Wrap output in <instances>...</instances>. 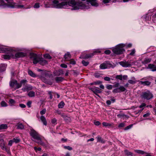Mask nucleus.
<instances>
[{
    "instance_id": "10",
    "label": "nucleus",
    "mask_w": 156,
    "mask_h": 156,
    "mask_svg": "<svg viewBox=\"0 0 156 156\" xmlns=\"http://www.w3.org/2000/svg\"><path fill=\"white\" fill-rule=\"evenodd\" d=\"M119 64L123 67H128L131 66V63L129 61H121L119 62Z\"/></svg>"
},
{
    "instance_id": "23",
    "label": "nucleus",
    "mask_w": 156,
    "mask_h": 156,
    "mask_svg": "<svg viewBox=\"0 0 156 156\" xmlns=\"http://www.w3.org/2000/svg\"><path fill=\"white\" fill-rule=\"evenodd\" d=\"M13 56L11 54L10 55H2V57L4 59H9L10 58Z\"/></svg>"
},
{
    "instance_id": "45",
    "label": "nucleus",
    "mask_w": 156,
    "mask_h": 156,
    "mask_svg": "<svg viewBox=\"0 0 156 156\" xmlns=\"http://www.w3.org/2000/svg\"><path fill=\"white\" fill-rule=\"evenodd\" d=\"M114 93H120V90L119 88H117L113 90L112 91Z\"/></svg>"
},
{
    "instance_id": "19",
    "label": "nucleus",
    "mask_w": 156,
    "mask_h": 156,
    "mask_svg": "<svg viewBox=\"0 0 156 156\" xmlns=\"http://www.w3.org/2000/svg\"><path fill=\"white\" fill-rule=\"evenodd\" d=\"M40 119L44 125L45 126L47 125V122L46 121V118L44 116H41L40 117Z\"/></svg>"
},
{
    "instance_id": "6",
    "label": "nucleus",
    "mask_w": 156,
    "mask_h": 156,
    "mask_svg": "<svg viewBox=\"0 0 156 156\" xmlns=\"http://www.w3.org/2000/svg\"><path fill=\"white\" fill-rule=\"evenodd\" d=\"M141 97L142 98L148 100L152 98L153 96L149 91H147L146 92H142Z\"/></svg>"
},
{
    "instance_id": "4",
    "label": "nucleus",
    "mask_w": 156,
    "mask_h": 156,
    "mask_svg": "<svg viewBox=\"0 0 156 156\" xmlns=\"http://www.w3.org/2000/svg\"><path fill=\"white\" fill-rule=\"evenodd\" d=\"M49 75L46 72H44L41 77V79L43 82L48 84L51 85L52 83L49 80Z\"/></svg>"
},
{
    "instance_id": "61",
    "label": "nucleus",
    "mask_w": 156,
    "mask_h": 156,
    "mask_svg": "<svg viewBox=\"0 0 156 156\" xmlns=\"http://www.w3.org/2000/svg\"><path fill=\"white\" fill-rule=\"evenodd\" d=\"M60 66L63 68H67V66L65 64H62L60 65Z\"/></svg>"
},
{
    "instance_id": "20",
    "label": "nucleus",
    "mask_w": 156,
    "mask_h": 156,
    "mask_svg": "<svg viewBox=\"0 0 156 156\" xmlns=\"http://www.w3.org/2000/svg\"><path fill=\"white\" fill-rule=\"evenodd\" d=\"M151 61V58H146L144 61H142V63L143 64L145 65L150 62Z\"/></svg>"
},
{
    "instance_id": "9",
    "label": "nucleus",
    "mask_w": 156,
    "mask_h": 156,
    "mask_svg": "<svg viewBox=\"0 0 156 156\" xmlns=\"http://www.w3.org/2000/svg\"><path fill=\"white\" fill-rule=\"evenodd\" d=\"M89 89L90 90H92L96 95L100 97L97 94L101 93V91L98 87H93L89 88Z\"/></svg>"
},
{
    "instance_id": "39",
    "label": "nucleus",
    "mask_w": 156,
    "mask_h": 156,
    "mask_svg": "<svg viewBox=\"0 0 156 156\" xmlns=\"http://www.w3.org/2000/svg\"><path fill=\"white\" fill-rule=\"evenodd\" d=\"M15 86H16V88L15 89H16L19 88H20L21 87V86H22L21 85L20 83H17V80H16V83Z\"/></svg>"
},
{
    "instance_id": "48",
    "label": "nucleus",
    "mask_w": 156,
    "mask_h": 156,
    "mask_svg": "<svg viewBox=\"0 0 156 156\" xmlns=\"http://www.w3.org/2000/svg\"><path fill=\"white\" fill-rule=\"evenodd\" d=\"M128 82L129 83L132 84H134L136 83V82L135 81L133 80H128Z\"/></svg>"
},
{
    "instance_id": "16",
    "label": "nucleus",
    "mask_w": 156,
    "mask_h": 156,
    "mask_svg": "<svg viewBox=\"0 0 156 156\" xmlns=\"http://www.w3.org/2000/svg\"><path fill=\"white\" fill-rule=\"evenodd\" d=\"M148 67L149 69H151L152 71H156V66L154 65L150 64L148 65Z\"/></svg>"
},
{
    "instance_id": "47",
    "label": "nucleus",
    "mask_w": 156,
    "mask_h": 156,
    "mask_svg": "<svg viewBox=\"0 0 156 156\" xmlns=\"http://www.w3.org/2000/svg\"><path fill=\"white\" fill-rule=\"evenodd\" d=\"M69 63L74 65L76 64V62L73 59H71L69 60Z\"/></svg>"
},
{
    "instance_id": "27",
    "label": "nucleus",
    "mask_w": 156,
    "mask_h": 156,
    "mask_svg": "<svg viewBox=\"0 0 156 156\" xmlns=\"http://www.w3.org/2000/svg\"><path fill=\"white\" fill-rule=\"evenodd\" d=\"M35 95V93L33 91H30L28 94V95L30 97H34Z\"/></svg>"
},
{
    "instance_id": "49",
    "label": "nucleus",
    "mask_w": 156,
    "mask_h": 156,
    "mask_svg": "<svg viewBox=\"0 0 156 156\" xmlns=\"http://www.w3.org/2000/svg\"><path fill=\"white\" fill-rule=\"evenodd\" d=\"M135 53V49H132L131 51V52L129 54V55H131V56H134Z\"/></svg>"
},
{
    "instance_id": "44",
    "label": "nucleus",
    "mask_w": 156,
    "mask_h": 156,
    "mask_svg": "<svg viewBox=\"0 0 156 156\" xmlns=\"http://www.w3.org/2000/svg\"><path fill=\"white\" fill-rule=\"evenodd\" d=\"M1 105L2 107H6L7 106V103L4 101L1 102Z\"/></svg>"
},
{
    "instance_id": "40",
    "label": "nucleus",
    "mask_w": 156,
    "mask_h": 156,
    "mask_svg": "<svg viewBox=\"0 0 156 156\" xmlns=\"http://www.w3.org/2000/svg\"><path fill=\"white\" fill-rule=\"evenodd\" d=\"M82 63L83 66H87L89 64V62L88 61H86L85 60H83L82 62Z\"/></svg>"
},
{
    "instance_id": "5",
    "label": "nucleus",
    "mask_w": 156,
    "mask_h": 156,
    "mask_svg": "<svg viewBox=\"0 0 156 156\" xmlns=\"http://www.w3.org/2000/svg\"><path fill=\"white\" fill-rule=\"evenodd\" d=\"M5 2L4 1H0V6H5L10 7H15L16 6L15 3L12 2V1H5Z\"/></svg>"
},
{
    "instance_id": "35",
    "label": "nucleus",
    "mask_w": 156,
    "mask_h": 156,
    "mask_svg": "<svg viewBox=\"0 0 156 156\" xmlns=\"http://www.w3.org/2000/svg\"><path fill=\"white\" fill-rule=\"evenodd\" d=\"M124 152L126 155L128 156L131 155V156H132V153L131 152L129 151L128 150H125Z\"/></svg>"
},
{
    "instance_id": "7",
    "label": "nucleus",
    "mask_w": 156,
    "mask_h": 156,
    "mask_svg": "<svg viewBox=\"0 0 156 156\" xmlns=\"http://www.w3.org/2000/svg\"><path fill=\"white\" fill-rule=\"evenodd\" d=\"M114 66L112 65L108 61H105L101 64L100 66V68L101 69H104L109 68H114Z\"/></svg>"
},
{
    "instance_id": "43",
    "label": "nucleus",
    "mask_w": 156,
    "mask_h": 156,
    "mask_svg": "<svg viewBox=\"0 0 156 156\" xmlns=\"http://www.w3.org/2000/svg\"><path fill=\"white\" fill-rule=\"evenodd\" d=\"M119 89L121 92H124L125 91L126 89L123 86H121L119 87Z\"/></svg>"
},
{
    "instance_id": "3",
    "label": "nucleus",
    "mask_w": 156,
    "mask_h": 156,
    "mask_svg": "<svg viewBox=\"0 0 156 156\" xmlns=\"http://www.w3.org/2000/svg\"><path fill=\"white\" fill-rule=\"evenodd\" d=\"M124 46L123 44H120L117 46L112 49L113 53L117 55H120L123 53L125 50L123 48Z\"/></svg>"
},
{
    "instance_id": "63",
    "label": "nucleus",
    "mask_w": 156,
    "mask_h": 156,
    "mask_svg": "<svg viewBox=\"0 0 156 156\" xmlns=\"http://www.w3.org/2000/svg\"><path fill=\"white\" fill-rule=\"evenodd\" d=\"M13 143V140H11L9 141L8 145L10 146H11Z\"/></svg>"
},
{
    "instance_id": "55",
    "label": "nucleus",
    "mask_w": 156,
    "mask_h": 156,
    "mask_svg": "<svg viewBox=\"0 0 156 156\" xmlns=\"http://www.w3.org/2000/svg\"><path fill=\"white\" fill-rule=\"evenodd\" d=\"M135 152L137 153L140 154H144V152L143 151L136 150L135 151Z\"/></svg>"
},
{
    "instance_id": "34",
    "label": "nucleus",
    "mask_w": 156,
    "mask_h": 156,
    "mask_svg": "<svg viewBox=\"0 0 156 156\" xmlns=\"http://www.w3.org/2000/svg\"><path fill=\"white\" fill-rule=\"evenodd\" d=\"M93 55V54L92 53L90 54H86L85 56L83 58L84 59H87L92 57Z\"/></svg>"
},
{
    "instance_id": "51",
    "label": "nucleus",
    "mask_w": 156,
    "mask_h": 156,
    "mask_svg": "<svg viewBox=\"0 0 156 156\" xmlns=\"http://www.w3.org/2000/svg\"><path fill=\"white\" fill-rule=\"evenodd\" d=\"M27 82V80H22L20 81V83L21 84V86H22V84L24 85Z\"/></svg>"
},
{
    "instance_id": "36",
    "label": "nucleus",
    "mask_w": 156,
    "mask_h": 156,
    "mask_svg": "<svg viewBox=\"0 0 156 156\" xmlns=\"http://www.w3.org/2000/svg\"><path fill=\"white\" fill-rule=\"evenodd\" d=\"M144 108H142V109L141 110H138L136 111H135L134 112H133V113L134 114L136 115H137L140 113L141 112L143 111Z\"/></svg>"
},
{
    "instance_id": "12",
    "label": "nucleus",
    "mask_w": 156,
    "mask_h": 156,
    "mask_svg": "<svg viewBox=\"0 0 156 156\" xmlns=\"http://www.w3.org/2000/svg\"><path fill=\"white\" fill-rule=\"evenodd\" d=\"M8 51H10L9 49L2 46H0V53H5Z\"/></svg>"
},
{
    "instance_id": "24",
    "label": "nucleus",
    "mask_w": 156,
    "mask_h": 156,
    "mask_svg": "<svg viewBox=\"0 0 156 156\" xmlns=\"http://www.w3.org/2000/svg\"><path fill=\"white\" fill-rule=\"evenodd\" d=\"M57 73L56 75L57 76L62 75L64 74V73L62 69H60L56 72Z\"/></svg>"
},
{
    "instance_id": "38",
    "label": "nucleus",
    "mask_w": 156,
    "mask_h": 156,
    "mask_svg": "<svg viewBox=\"0 0 156 156\" xmlns=\"http://www.w3.org/2000/svg\"><path fill=\"white\" fill-rule=\"evenodd\" d=\"M98 140V142H100L101 143H104V142L103 141V139L101 138V137L99 136H98L97 137Z\"/></svg>"
},
{
    "instance_id": "21",
    "label": "nucleus",
    "mask_w": 156,
    "mask_h": 156,
    "mask_svg": "<svg viewBox=\"0 0 156 156\" xmlns=\"http://www.w3.org/2000/svg\"><path fill=\"white\" fill-rule=\"evenodd\" d=\"M140 83L142 85L144 86H149L151 83V82L148 81H140Z\"/></svg>"
},
{
    "instance_id": "17",
    "label": "nucleus",
    "mask_w": 156,
    "mask_h": 156,
    "mask_svg": "<svg viewBox=\"0 0 156 156\" xmlns=\"http://www.w3.org/2000/svg\"><path fill=\"white\" fill-rule=\"evenodd\" d=\"M102 124L105 127H114V124L113 123H109L106 122H103Z\"/></svg>"
},
{
    "instance_id": "30",
    "label": "nucleus",
    "mask_w": 156,
    "mask_h": 156,
    "mask_svg": "<svg viewBox=\"0 0 156 156\" xmlns=\"http://www.w3.org/2000/svg\"><path fill=\"white\" fill-rule=\"evenodd\" d=\"M64 120L67 122L69 123L71 121V119L70 117L67 116H66L64 119Z\"/></svg>"
},
{
    "instance_id": "25",
    "label": "nucleus",
    "mask_w": 156,
    "mask_h": 156,
    "mask_svg": "<svg viewBox=\"0 0 156 156\" xmlns=\"http://www.w3.org/2000/svg\"><path fill=\"white\" fill-rule=\"evenodd\" d=\"M16 80H13L11 81L10 83V86L11 87L13 88L16 85Z\"/></svg>"
},
{
    "instance_id": "18",
    "label": "nucleus",
    "mask_w": 156,
    "mask_h": 156,
    "mask_svg": "<svg viewBox=\"0 0 156 156\" xmlns=\"http://www.w3.org/2000/svg\"><path fill=\"white\" fill-rule=\"evenodd\" d=\"M71 55L70 53L69 52H67L66 54L64 56V58L65 59L66 61H68L69 60V59L71 58Z\"/></svg>"
},
{
    "instance_id": "50",
    "label": "nucleus",
    "mask_w": 156,
    "mask_h": 156,
    "mask_svg": "<svg viewBox=\"0 0 156 156\" xmlns=\"http://www.w3.org/2000/svg\"><path fill=\"white\" fill-rule=\"evenodd\" d=\"M115 78L117 79H118L120 80H122V75H117L115 77Z\"/></svg>"
},
{
    "instance_id": "56",
    "label": "nucleus",
    "mask_w": 156,
    "mask_h": 156,
    "mask_svg": "<svg viewBox=\"0 0 156 156\" xmlns=\"http://www.w3.org/2000/svg\"><path fill=\"white\" fill-rule=\"evenodd\" d=\"M40 7V4L38 3H35L34 6V7L35 8H39Z\"/></svg>"
},
{
    "instance_id": "28",
    "label": "nucleus",
    "mask_w": 156,
    "mask_h": 156,
    "mask_svg": "<svg viewBox=\"0 0 156 156\" xmlns=\"http://www.w3.org/2000/svg\"><path fill=\"white\" fill-rule=\"evenodd\" d=\"M65 105V103L63 101H62L60 102L58 104V107L59 108H63L64 105Z\"/></svg>"
},
{
    "instance_id": "37",
    "label": "nucleus",
    "mask_w": 156,
    "mask_h": 156,
    "mask_svg": "<svg viewBox=\"0 0 156 156\" xmlns=\"http://www.w3.org/2000/svg\"><path fill=\"white\" fill-rule=\"evenodd\" d=\"M44 57L45 58L48 59H50L51 58V56H50L49 54H45V55H44Z\"/></svg>"
},
{
    "instance_id": "58",
    "label": "nucleus",
    "mask_w": 156,
    "mask_h": 156,
    "mask_svg": "<svg viewBox=\"0 0 156 156\" xmlns=\"http://www.w3.org/2000/svg\"><path fill=\"white\" fill-rule=\"evenodd\" d=\"M125 126V123L124 122H122L120 123L118 126L119 128L122 127H124Z\"/></svg>"
},
{
    "instance_id": "46",
    "label": "nucleus",
    "mask_w": 156,
    "mask_h": 156,
    "mask_svg": "<svg viewBox=\"0 0 156 156\" xmlns=\"http://www.w3.org/2000/svg\"><path fill=\"white\" fill-rule=\"evenodd\" d=\"M12 140L13 142H15L16 143H19L20 141V139L18 138H14Z\"/></svg>"
},
{
    "instance_id": "54",
    "label": "nucleus",
    "mask_w": 156,
    "mask_h": 156,
    "mask_svg": "<svg viewBox=\"0 0 156 156\" xmlns=\"http://www.w3.org/2000/svg\"><path fill=\"white\" fill-rule=\"evenodd\" d=\"M5 70V68L4 66H0V72H2Z\"/></svg>"
},
{
    "instance_id": "2",
    "label": "nucleus",
    "mask_w": 156,
    "mask_h": 156,
    "mask_svg": "<svg viewBox=\"0 0 156 156\" xmlns=\"http://www.w3.org/2000/svg\"><path fill=\"white\" fill-rule=\"evenodd\" d=\"M30 55V58L33 60V63L34 64L39 62L40 64L43 65L47 63V62L46 60H44L42 58L40 57L36 54L32 53H31Z\"/></svg>"
},
{
    "instance_id": "26",
    "label": "nucleus",
    "mask_w": 156,
    "mask_h": 156,
    "mask_svg": "<svg viewBox=\"0 0 156 156\" xmlns=\"http://www.w3.org/2000/svg\"><path fill=\"white\" fill-rule=\"evenodd\" d=\"M28 73L30 76L33 77H34L37 76L36 75L30 70H28Z\"/></svg>"
},
{
    "instance_id": "52",
    "label": "nucleus",
    "mask_w": 156,
    "mask_h": 156,
    "mask_svg": "<svg viewBox=\"0 0 156 156\" xmlns=\"http://www.w3.org/2000/svg\"><path fill=\"white\" fill-rule=\"evenodd\" d=\"M64 148L65 149H66L70 151L72 150L73 149L72 147H70L69 146H65L64 147Z\"/></svg>"
},
{
    "instance_id": "13",
    "label": "nucleus",
    "mask_w": 156,
    "mask_h": 156,
    "mask_svg": "<svg viewBox=\"0 0 156 156\" xmlns=\"http://www.w3.org/2000/svg\"><path fill=\"white\" fill-rule=\"evenodd\" d=\"M26 55V54L23 52H19L17 53L15 55L16 58L23 57Z\"/></svg>"
},
{
    "instance_id": "59",
    "label": "nucleus",
    "mask_w": 156,
    "mask_h": 156,
    "mask_svg": "<svg viewBox=\"0 0 156 156\" xmlns=\"http://www.w3.org/2000/svg\"><path fill=\"white\" fill-rule=\"evenodd\" d=\"M46 112V109H44L43 110L41 111V112H40V114L41 115H44L45 113Z\"/></svg>"
},
{
    "instance_id": "57",
    "label": "nucleus",
    "mask_w": 156,
    "mask_h": 156,
    "mask_svg": "<svg viewBox=\"0 0 156 156\" xmlns=\"http://www.w3.org/2000/svg\"><path fill=\"white\" fill-rule=\"evenodd\" d=\"M106 87L108 90H111L112 88V86L111 85H107Z\"/></svg>"
},
{
    "instance_id": "42",
    "label": "nucleus",
    "mask_w": 156,
    "mask_h": 156,
    "mask_svg": "<svg viewBox=\"0 0 156 156\" xmlns=\"http://www.w3.org/2000/svg\"><path fill=\"white\" fill-rule=\"evenodd\" d=\"M57 120L55 118H53L51 120V122L53 124L55 125L57 124Z\"/></svg>"
},
{
    "instance_id": "62",
    "label": "nucleus",
    "mask_w": 156,
    "mask_h": 156,
    "mask_svg": "<svg viewBox=\"0 0 156 156\" xmlns=\"http://www.w3.org/2000/svg\"><path fill=\"white\" fill-rule=\"evenodd\" d=\"M32 102L31 101H28L27 103V105L29 108H30L31 106Z\"/></svg>"
},
{
    "instance_id": "29",
    "label": "nucleus",
    "mask_w": 156,
    "mask_h": 156,
    "mask_svg": "<svg viewBox=\"0 0 156 156\" xmlns=\"http://www.w3.org/2000/svg\"><path fill=\"white\" fill-rule=\"evenodd\" d=\"M63 78L61 77H57L55 78L56 81L57 82H61L63 80Z\"/></svg>"
},
{
    "instance_id": "53",
    "label": "nucleus",
    "mask_w": 156,
    "mask_h": 156,
    "mask_svg": "<svg viewBox=\"0 0 156 156\" xmlns=\"http://www.w3.org/2000/svg\"><path fill=\"white\" fill-rule=\"evenodd\" d=\"M133 126V124H131L128 126H127V127H125V128L124 130H127L130 129Z\"/></svg>"
},
{
    "instance_id": "41",
    "label": "nucleus",
    "mask_w": 156,
    "mask_h": 156,
    "mask_svg": "<svg viewBox=\"0 0 156 156\" xmlns=\"http://www.w3.org/2000/svg\"><path fill=\"white\" fill-rule=\"evenodd\" d=\"M38 140L39 141L37 142V143L38 144H40V145H42L43 146H44L45 145V144H44V142H42L41 141L40 137V140Z\"/></svg>"
},
{
    "instance_id": "14",
    "label": "nucleus",
    "mask_w": 156,
    "mask_h": 156,
    "mask_svg": "<svg viewBox=\"0 0 156 156\" xmlns=\"http://www.w3.org/2000/svg\"><path fill=\"white\" fill-rule=\"evenodd\" d=\"M0 146L3 150H6V147L5 146L4 141L3 139L0 140Z\"/></svg>"
},
{
    "instance_id": "11",
    "label": "nucleus",
    "mask_w": 156,
    "mask_h": 156,
    "mask_svg": "<svg viewBox=\"0 0 156 156\" xmlns=\"http://www.w3.org/2000/svg\"><path fill=\"white\" fill-rule=\"evenodd\" d=\"M32 87L31 85L25 86L22 89V90L24 92L32 90Z\"/></svg>"
},
{
    "instance_id": "15",
    "label": "nucleus",
    "mask_w": 156,
    "mask_h": 156,
    "mask_svg": "<svg viewBox=\"0 0 156 156\" xmlns=\"http://www.w3.org/2000/svg\"><path fill=\"white\" fill-rule=\"evenodd\" d=\"M89 4H90L92 6H97L98 5V4L96 2V1H87Z\"/></svg>"
},
{
    "instance_id": "8",
    "label": "nucleus",
    "mask_w": 156,
    "mask_h": 156,
    "mask_svg": "<svg viewBox=\"0 0 156 156\" xmlns=\"http://www.w3.org/2000/svg\"><path fill=\"white\" fill-rule=\"evenodd\" d=\"M30 134L34 139L37 140H40V137L39 135L33 129H31Z\"/></svg>"
},
{
    "instance_id": "31",
    "label": "nucleus",
    "mask_w": 156,
    "mask_h": 156,
    "mask_svg": "<svg viewBox=\"0 0 156 156\" xmlns=\"http://www.w3.org/2000/svg\"><path fill=\"white\" fill-rule=\"evenodd\" d=\"M102 82L101 81L98 80L97 81L94 82L93 83H91L90 84V85H99L102 83Z\"/></svg>"
},
{
    "instance_id": "32",
    "label": "nucleus",
    "mask_w": 156,
    "mask_h": 156,
    "mask_svg": "<svg viewBox=\"0 0 156 156\" xmlns=\"http://www.w3.org/2000/svg\"><path fill=\"white\" fill-rule=\"evenodd\" d=\"M9 103L11 105H14L16 103V101L13 99H10L9 100Z\"/></svg>"
},
{
    "instance_id": "1",
    "label": "nucleus",
    "mask_w": 156,
    "mask_h": 156,
    "mask_svg": "<svg viewBox=\"0 0 156 156\" xmlns=\"http://www.w3.org/2000/svg\"><path fill=\"white\" fill-rule=\"evenodd\" d=\"M54 6L56 8H61L63 6L69 5L73 8L72 9L77 10L79 9H83L86 8L85 5L81 2H76L75 1H70L68 2H63L59 3L58 1H53Z\"/></svg>"
},
{
    "instance_id": "60",
    "label": "nucleus",
    "mask_w": 156,
    "mask_h": 156,
    "mask_svg": "<svg viewBox=\"0 0 156 156\" xmlns=\"http://www.w3.org/2000/svg\"><path fill=\"white\" fill-rule=\"evenodd\" d=\"M150 115V113L149 112H147L146 114L144 115L143 117H148Z\"/></svg>"
},
{
    "instance_id": "22",
    "label": "nucleus",
    "mask_w": 156,
    "mask_h": 156,
    "mask_svg": "<svg viewBox=\"0 0 156 156\" xmlns=\"http://www.w3.org/2000/svg\"><path fill=\"white\" fill-rule=\"evenodd\" d=\"M7 128L8 126L7 124H1L0 125V132L3 130L6 129Z\"/></svg>"
},
{
    "instance_id": "64",
    "label": "nucleus",
    "mask_w": 156,
    "mask_h": 156,
    "mask_svg": "<svg viewBox=\"0 0 156 156\" xmlns=\"http://www.w3.org/2000/svg\"><path fill=\"white\" fill-rule=\"evenodd\" d=\"M104 79L105 80L107 81H110L111 80V79L110 77L106 76L104 78Z\"/></svg>"
},
{
    "instance_id": "33",
    "label": "nucleus",
    "mask_w": 156,
    "mask_h": 156,
    "mask_svg": "<svg viewBox=\"0 0 156 156\" xmlns=\"http://www.w3.org/2000/svg\"><path fill=\"white\" fill-rule=\"evenodd\" d=\"M24 126L21 123H19L17 125V128L20 129H24Z\"/></svg>"
}]
</instances>
